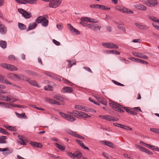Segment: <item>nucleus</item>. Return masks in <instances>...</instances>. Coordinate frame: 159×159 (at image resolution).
<instances>
[{
    "mask_svg": "<svg viewBox=\"0 0 159 159\" xmlns=\"http://www.w3.org/2000/svg\"><path fill=\"white\" fill-rule=\"evenodd\" d=\"M123 109L128 113L133 115H136L137 112H142L140 108L139 107L131 108L129 107H123Z\"/></svg>",
    "mask_w": 159,
    "mask_h": 159,
    "instance_id": "1",
    "label": "nucleus"
},
{
    "mask_svg": "<svg viewBox=\"0 0 159 159\" xmlns=\"http://www.w3.org/2000/svg\"><path fill=\"white\" fill-rule=\"evenodd\" d=\"M71 113L77 118H86L91 117L89 115L85 112L76 110L73 111Z\"/></svg>",
    "mask_w": 159,
    "mask_h": 159,
    "instance_id": "2",
    "label": "nucleus"
},
{
    "mask_svg": "<svg viewBox=\"0 0 159 159\" xmlns=\"http://www.w3.org/2000/svg\"><path fill=\"white\" fill-rule=\"evenodd\" d=\"M62 1V0H51L48 6L51 8H56L61 4Z\"/></svg>",
    "mask_w": 159,
    "mask_h": 159,
    "instance_id": "3",
    "label": "nucleus"
},
{
    "mask_svg": "<svg viewBox=\"0 0 159 159\" xmlns=\"http://www.w3.org/2000/svg\"><path fill=\"white\" fill-rule=\"evenodd\" d=\"M110 106L115 110L120 112H124V111L123 110V107L121 105L115 102H112L110 103Z\"/></svg>",
    "mask_w": 159,
    "mask_h": 159,
    "instance_id": "4",
    "label": "nucleus"
},
{
    "mask_svg": "<svg viewBox=\"0 0 159 159\" xmlns=\"http://www.w3.org/2000/svg\"><path fill=\"white\" fill-rule=\"evenodd\" d=\"M1 66L11 71L17 70L18 69L15 66L6 63H2L1 64Z\"/></svg>",
    "mask_w": 159,
    "mask_h": 159,
    "instance_id": "5",
    "label": "nucleus"
},
{
    "mask_svg": "<svg viewBox=\"0 0 159 159\" xmlns=\"http://www.w3.org/2000/svg\"><path fill=\"white\" fill-rule=\"evenodd\" d=\"M18 11L25 19H29L32 16L31 13L26 11L24 9L19 8L18 9Z\"/></svg>",
    "mask_w": 159,
    "mask_h": 159,
    "instance_id": "6",
    "label": "nucleus"
},
{
    "mask_svg": "<svg viewBox=\"0 0 159 159\" xmlns=\"http://www.w3.org/2000/svg\"><path fill=\"white\" fill-rule=\"evenodd\" d=\"M87 27L89 29L95 31L100 30L101 28V26H99L98 24L92 23L89 24L87 25Z\"/></svg>",
    "mask_w": 159,
    "mask_h": 159,
    "instance_id": "7",
    "label": "nucleus"
},
{
    "mask_svg": "<svg viewBox=\"0 0 159 159\" xmlns=\"http://www.w3.org/2000/svg\"><path fill=\"white\" fill-rule=\"evenodd\" d=\"M102 45L104 47L109 48H118V46L113 43H102Z\"/></svg>",
    "mask_w": 159,
    "mask_h": 159,
    "instance_id": "8",
    "label": "nucleus"
},
{
    "mask_svg": "<svg viewBox=\"0 0 159 159\" xmlns=\"http://www.w3.org/2000/svg\"><path fill=\"white\" fill-rule=\"evenodd\" d=\"M53 75L54 76V79H57L59 81H61V79H62V80L64 81V82L66 84L68 85L72 86L73 84L71 82L69 81V80L61 78L59 75Z\"/></svg>",
    "mask_w": 159,
    "mask_h": 159,
    "instance_id": "9",
    "label": "nucleus"
},
{
    "mask_svg": "<svg viewBox=\"0 0 159 159\" xmlns=\"http://www.w3.org/2000/svg\"><path fill=\"white\" fill-rule=\"evenodd\" d=\"M66 132L68 134L75 137L79 138L81 139H84V138L80 135L77 134L75 132L71 130L70 129H67L66 130Z\"/></svg>",
    "mask_w": 159,
    "mask_h": 159,
    "instance_id": "10",
    "label": "nucleus"
},
{
    "mask_svg": "<svg viewBox=\"0 0 159 159\" xmlns=\"http://www.w3.org/2000/svg\"><path fill=\"white\" fill-rule=\"evenodd\" d=\"M132 54L134 56L139 58L146 59H147L148 58V56L141 53H139L136 52H132Z\"/></svg>",
    "mask_w": 159,
    "mask_h": 159,
    "instance_id": "11",
    "label": "nucleus"
},
{
    "mask_svg": "<svg viewBox=\"0 0 159 159\" xmlns=\"http://www.w3.org/2000/svg\"><path fill=\"white\" fill-rule=\"evenodd\" d=\"M68 27L72 33L76 35H79L80 34V32L77 29L74 28L73 26L70 24H68Z\"/></svg>",
    "mask_w": 159,
    "mask_h": 159,
    "instance_id": "12",
    "label": "nucleus"
},
{
    "mask_svg": "<svg viewBox=\"0 0 159 159\" xmlns=\"http://www.w3.org/2000/svg\"><path fill=\"white\" fill-rule=\"evenodd\" d=\"M7 32V28L2 24H0V34L2 35L6 34Z\"/></svg>",
    "mask_w": 159,
    "mask_h": 159,
    "instance_id": "13",
    "label": "nucleus"
},
{
    "mask_svg": "<svg viewBox=\"0 0 159 159\" xmlns=\"http://www.w3.org/2000/svg\"><path fill=\"white\" fill-rule=\"evenodd\" d=\"M7 151L6 152H3V154L5 156H7L12 153L13 151L12 149L9 150L8 148H0V152Z\"/></svg>",
    "mask_w": 159,
    "mask_h": 159,
    "instance_id": "14",
    "label": "nucleus"
},
{
    "mask_svg": "<svg viewBox=\"0 0 159 159\" xmlns=\"http://www.w3.org/2000/svg\"><path fill=\"white\" fill-rule=\"evenodd\" d=\"M135 25L139 29L142 30H147L149 27L146 25H143L140 23H135Z\"/></svg>",
    "mask_w": 159,
    "mask_h": 159,
    "instance_id": "15",
    "label": "nucleus"
},
{
    "mask_svg": "<svg viewBox=\"0 0 159 159\" xmlns=\"http://www.w3.org/2000/svg\"><path fill=\"white\" fill-rule=\"evenodd\" d=\"M86 17H82L80 20L81 21L80 23L83 26L87 27V25L88 24L87 23L88 22L87 21V20L86 19Z\"/></svg>",
    "mask_w": 159,
    "mask_h": 159,
    "instance_id": "16",
    "label": "nucleus"
},
{
    "mask_svg": "<svg viewBox=\"0 0 159 159\" xmlns=\"http://www.w3.org/2000/svg\"><path fill=\"white\" fill-rule=\"evenodd\" d=\"M0 81L1 82L7 84H11V82H9L6 79L5 77L1 75H0Z\"/></svg>",
    "mask_w": 159,
    "mask_h": 159,
    "instance_id": "17",
    "label": "nucleus"
},
{
    "mask_svg": "<svg viewBox=\"0 0 159 159\" xmlns=\"http://www.w3.org/2000/svg\"><path fill=\"white\" fill-rule=\"evenodd\" d=\"M135 7L138 9L142 11H145L147 9V7H146L140 4H135Z\"/></svg>",
    "mask_w": 159,
    "mask_h": 159,
    "instance_id": "18",
    "label": "nucleus"
},
{
    "mask_svg": "<svg viewBox=\"0 0 159 159\" xmlns=\"http://www.w3.org/2000/svg\"><path fill=\"white\" fill-rule=\"evenodd\" d=\"M73 90V89L71 88L66 87L63 88L61 90V92L63 93H71L72 92Z\"/></svg>",
    "mask_w": 159,
    "mask_h": 159,
    "instance_id": "19",
    "label": "nucleus"
},
{
    "mask_svg": "<svg viewBox=\"0 0 159 159\" xmlns=\"http://www.w3.org/2000/svg\"><path fill=\"white\" fill-rule=\"evenodd\" d=\"M30 143L33 146L38 148H41L43 146L42 144L40 143L30 141Z\"/></svg>",
    "mask_w": 159,
    "mask_h": 159,
    "instance_id": "20",
    "label": "nucleus"
},
{
    "mask_svg": "<svg viewBox=\"0 0 159 159\" xmlns=\"http://www.w3.org/2000/svg\"><path fill=\"white\" fill-rule=\"evenodd\" d=\"M18 137L19 138V139L18 140V143L22 145H26V143L24 142V138L22 136H20L19 135L18 136Z\"/></svg>",
    "mask_w": 159,
    "mask_h": 159,
    "instance_id": "21",
    "label": "nucleus"
},
{
    "mask_svg": "<svg viewBox=\"0 0 159 159\" xmlns=\"http://www.w3.org/2000/svg\"><path fill=\"white\" fill-rule=\"evenodd\" d=\"M27 82L32 86H36L38 88H40V86L37 84L36 81L30 79L27 80Z\"/></svg>",
    "mask_w": 159,
    "mask_h": 159,
    "instance_id": "22",
    "label": "nucleus"
},
{
    "mask_svg": "<svg viewBox=\"0 0 159 159\" xmlns=\"http://www.w3.org/2000/svg\"><path fill=\"white\" fill-rule=\"evenodd\" d=\"M37 26V24L36 22H34L30 24L28 28L26 30L27 31L30 30L34 29Z\"/></svg>",
    "mask_w": 159,
    "mask_h": 159,
    "instance_id": "23",
    "label": "nucleus"
},
{
    "mask_svg": "<svg viewBox=\"0 0 159 159\" xmlns=\"http://www.w3.org/2000/svg\"><path fill=\"white\" fill-rule=\"evenodd\" d=\"M120 11L126 13H133V12L125 7H122Z\"/></svg>",
    "mask_w": 159,
    "mask_h": 159,
    "instance_id": "24",
    "label": "nucleus"
},
{
    "mask_svg": "<svg viewBox=\"0 0 159 159\" xmlns=\"http://www.w3.org/2000/svg\"><path fill=\"white\" fill-rule=\"evenodd\" d=\"M75 108L80 110L82 111H87V108L84 106L80 105H76L75 106Z\"/></svg>",
    "mask_w": 159,
    "mask_h": 159,
    "instance_id": "25",
    "label": "nucleus"
},
{
    "mask_svg": "<svg viewBox=\"0 0 159 159\" xmlns=\"http://www.w3.org/2000/svg\"><path fill=\"white\" fill-rule=\"evenodd\" d=\"M16 2L19 3H21L23 4H26V3H33V2L28 0H15Z\"/></svg>",
    "mask_w": 159,
    "mask_h": 159,
    "instance_id": "26",
    "label": "nucleus"
},
{
    "mask_svg": "<svg viewBox=\"0 0 159 159\" xmlns=\"http://www.w3.org/2000/svg\"><path fill=\"white\" fill-rule=\"evenodd\" d=\"M148 6L151 7L154 6L157 4V1L155 0L153 2L151 1H149L147 3H145Z\"/></svg>",
    "mask_w": 159,
    "mask_h": 159,
    "instance_id": "27",
    "label": "nucleus"
},
{
    "mask_svg": "<svg viewBox=\"0 0 159 159\" xmlns=\"http://www.w3.org/2000/svg\"><path fill=\"white\" fill-rule=\"evenodd\" d=\"M53 98L56 100L61 101H63L64 100V98L63 97V96L60 94H57L54 96Z\"/></svg>",
    "mask_w": 159,
    "mask_h": 159,
    "instance_id": "28",
    "label": "nucleus"
},
{
    "mask_svg": "<svg viewBox=\"0 0 159 159\" xmlns=\"http://www.w3.org/2000/svg\"><path fill=\"white\" fill-rule=\"evenodd\" d=\"M15 114L17 117L20 118H23L25 119L27 118V117L25 113H23L21 114H19L18 113L16 112Z\"/></svg>",
    "mask_w": 159,
    "mask_h": 159,
    "instance_id": "29",
    "label": "nucleus"
},
{
    "mask_svg": "<svg viewBox=\"0 0 159 159\" xmlns=\"http://www.w3.org/2000/svg\"><path fill=\"white\" fill-rule=\"evenodd\" d=\"M0 99L2 100L7 101H10L11 100L10 98L3 95H1L0 96Z\"/></svg>",
    "mask_w": 159,
    "mask_h": 159,
    "instance_id": "30",
    "label": "nucleus"
},
{
    "mask_svg": "<svg viewBox=\"0 0 159 159\" xmlns=\"http://www.w3.org/2000/svg\"><path fill=\"white\" fill-rule=\"evenodd\" d=\"M74 158L75 157L77 158H80L82 157L81 152L80 151H76L73 153Z\"/></svg>",
    "mask_w": 159,
    "mask_h": 159,
    "instance_id": "31",
    "label": "nucleus"
},
{
    "mask_svg": "<svg viewBox=\"0 0 159 159\" xmlns=\"http://www.w3.org/2000/svg\"><path fill=\"white\" fill-rule=\"evenodd\" d=\"M107 120L110 121H116L119 120V119L117 118H116L114 117H112L111 116L108 115Z\"/></svg>",
    "mask_w": 159,
    "mask_h": 159,
    "instance_id": "32",
    "label": "nucleus"
},
{
    "mask_svg": "<svg viewBox=\"0 0 159 159\" xmlns=\"http://www.w3.org/2000/svg\"><path fill=\"white\" fill-rule=\"evenodd\" d=\"M102 143L104 144L107 146L111 148H113L114 145L113 144L109 141H102Z\"/></svg>",
    "mask_w": 159,
    "mask_h": 159,
    "instance_id": "33",
    "label": "nucleus"
},
{
    "mask_svg": "<svg viewBox=\"0 0 159 159\" xmlns=\"http://www.w3.org/2000/svg\"><path fill=\"white\" fill-rule=\"evenodd\" d=\"M86 19L87 20L88 22H91L93 23H97L98 22V20L96 19H93L91 18L86 17Z\"/></svg>",
    "mask_w": 159,
    "mask_h": 159,
    "instance_id": "34",
    "label": "nucleus"
},
{
    "mask_svg": "<svg viewBox=\"0 0 159 159\" xmlns=\"http://www.w3.org/2000/svg\"><path fill=\"white\" fill-rule=\"evenodd\" d=\"M45 17L44 16H39L36 19V21L38 23H40L43 22V20H44Z\"/></svg>",
    "mask_w": 159,
    "mask_h": 159,
    "instance_id": "35",
    "label": "nucleus"
},
{
    "mask_svg": "<svg viewBox=\"0 0 159 159\" xmlns=\"http://www.w3.org/2000/svg\"><path fill=\"white\" fill-rule=\"evenodd\" d=\"M7 137L6 136H0V143H6L7 142L5 140L7 139Z\"/></svg>",
    "mask_w": 159,
    "mask_h": 159,
    "instance_id": "36",
    "label": "nucleus"
},
{
    "mask_svg": "<svg viewBox=\"0 0 159 159\" xmlns=\"http://www.w3.org/2000/svg\"><path fill=\"white\" fill-rule=\"evenodd\" d=\"M18 26L21 30H24L26 28V26L25 25L20 23H18Z\"/></svg>",
    "mask_w": 159,
    "mask_h": 159,
    "instance_id": "37",
    "label": "nucleus"
},
{
    "mask_svg": "<svg viewBox=\"0 0 159 159\" xmlns=\"http://www.w3.org/2000/svg\"><path fill=\"white\" fill-rule=\"evenodd\" d=\"M7 43L6 42L3 40L0 41V46L3 48H6Z\"/></svg>",
    "mask_w": 159,
    "mask_h": 159,
    "instance_id": "38",
    "label": "nucleus"
},
{
    "mask_svg": "<svg viewBox=\"0 0 159 159\" xmlns=\"http://www.w3.org/2000/svg\"><path fill=\"white\" fill-rule=\"evenodd\" d=\"M66 120L70 122H73L76 119L72 116L68 115Z\"/></svg>",
    "mask_w": 159,
    "mask_h": 159,
    "instance_id": "39",
    "label": "nucleus"
},
{
    "mask_svg": "<svg viewBox=\"0 0 159 159\" xmlns=\"http://www.w3.org/2000/svg\"><path fill=\"white\" fill-rule=\"evenodd\" d=\"M25 72L27 74L30 75H32L33 76H38L35 72L30 70H25Z\"/></svg>",
    "mask_w": 159,
    "mask_h": 159,
    "instance_id": "40",
    "label": "nucleus"
},
{
    "mask_svg": "<svg viewBox=\"0 0 159 159\" xmlns=\"http://www.w3.org/2000/svg\"><path fill=\"white\" fill-rule=\"evenodd\" d=\"M149 19L152 21L159 23V20L156 17L152 16H148Z\"/></svg>",
    "mask_w": 159,
    "mask_h": 159,
    "instance_id": "41",
    "label": "nucleus"
},
{
    "mask_svg": "<svg viewBox=\"0 0 159 159\" xmlns=\"http://www.w3.org/2000/svg\"><path fill=\"white\" fill-rule=\"evenodd\" d=\"M98 8L102 10H108L110 9V7H108L105 6L101 5H99Z\"/></svg>",
    "mask_w": 159,
    "mask_h": 159,
    "instance_id": "42",
    "label": "nucleus"
},
{
    "mask_svg": "<svg viewBox=\"0 0 159 159\" xmlns=\"http://www.w3.org/2000/svg\"><path fill=\"white\" fill-rule=\"evenodd\" d=\"M55 144L56 147L57 148H59V149H60L61 150H64L65 149V147H64V146H62L61 145L57 143H55Z\"/></svg>",
    "mask_w": 159,
    "mask_h": 159,
    "instance_id": "43",
    "label": "nucleus"
},
{
    "mask_svg": "<svg viewBox=\"0 0 159 159\" xmlns=\"http://www.w3.org/2000/svg\"><path fill=\"white\" fill-rule=\"evenodd\" d=\"M45 100L48 102H49L52 104L54 103L55 102V100L54 99L49 98H45Z\"/></svg>",
    "mask_w": 159,
    "mask_h": 159,
    "instance_id": "44",
    "label": "nucleus"
},
{
    "mask_svg": "<svg viewBox=\"0 0 159 159\" xmlns=\"http://www.w3.org/2000/svg\"><path fill=\"white\" fill-rule=\"evenodd\" d=\"M48 20L47 19H46L45 18L44 19V20H43L42 23V25L43 26L46 27L48 25Z\"/></svg>",
    "mask_w": 159,
    "mask_h": 159,
    "instance_id": "45",
    "label": "nucleus"
},
{
    "mask_svg": "<svg viewBox=\"0 0 159 159\" xmlns=\"http://www.w3.org/2000/svg\"><path fill=\"white\" fill-rule=\"evenodd\" d=\"M69 64L68 65L69 67H71L73 65L75 64L76 61L75 60H72L71 61H68Z\"/></svg>",
    "mask_w": 159,
    "mask_h": 159,
    "instance_id": "46",
    "label": "nucleus"
},
{
    "mask_svg": "<svg viewBox=\"0 0 159 159\" xmlns=\"http://www.w3.org/2000/svg\"><path fill=\"white\" fill-rule=\"evenodd\" d=\"M14 74L12 73H10L7 75V77L8 78L14 80Z\"/></svg>",
    "mask_w": 159,
    "mask_h": 159,
    "instance_id": "47",
    "label": "nucleus"
},
{
    "mask_svg": "<svg viewBox=\"0 0 159 159\" xmlns=\"http://www.w3.org/2000/svg\"><path fill=\"white\" fill-rule=\"evenodd\" d=\"M150 130L154 133L159 134V129L155 128H151L150 129Z\"/></svg>",
    "mask_w": 159,
    "mask_h": 159,
    "instance_id": "48",
    "label": "nucleus"
},
{
    "mask_svg": "<svg viewBox=\"0 0 159 159\" xmlns=\"http://www.w3.org/2000/svg\"><path fill=\"white\" fill-rule=\"evenodd\" d=\"M102 155L106 158L108 159H111L112 157L108 153H106L104 152L102 153Z\"/></svg>",
    "mask_w": 159,
    "mask_h": 159,
    "instance_id": "49",
    "label": "nucleus"
},
{
    "mask_svg": "<svg viewBox=\"0 0 159 159\" xmlns=\"http://www.w3.org/2000/svg\"><path fill=\"white\" fill-rule=\"evenodd\" d=\"M136 146L137 148H139L141 151L145 152L146 149L145 148L138 145H137Z\"/></svg>",
    "mask_w": 159,
    "mask_h": 159,
    "instance_id": "50",
    "label": "nucleus"
},
{
    "mask_svg": "<svg viewBox=\"0 0 159 159\" xmlns=\"http://www.w3.org/2000/svg\"><path fill=\"white\" fill-rule=\"evenodd\" d=\"M52 87L51 86H50L49 85L44 87L45 90L47 91L52 90Z\"/></svg>",
    "mask_w": 159,
    "mask_h": 159,
    "instance_id": "51",
    "label": "nucleus"
},
{
    "mask_svg": "<svg viewBox=\"0 0 159 159\" xmlns=\"http://www.w3.org/2000/svg\"><path fill=\"white\" fill-rule=\"evenodd\" d=\"M112 81L115 84H116L117 85H119V86H124V85L123 84H121L116 81L114 80H112Z\"/></svg>",
    "mask_w": 159,
    "mask_h": 159,
    "instance_id": "52",
    "label": "nucleus"
},
{
    "mask_svg": "<svg viewBox=\"0 0 159 159\" xmlns=\"http://www.w3.org/2000/svg\"><path fill=\"white\" fill-rule=\"evenodd\" d=\"M12 104L10 103H7L5 102L4 105V107L7 108H11Z\"/></svg>",
    "mask_w": 159,
    "mask_h": 159,
    "instance_id": "53",
    "label": "nucleus"
},
{
    "mask_svg": "<svg viewBox=\"0 0 159 159\" xmlns=\"http://www.w3.org/2000/svg\"><path fill=\"white\" fill-rule=\"evenodd\" d=\"M0 132L5 134H7L8 133L6 130L0 127Z\"/></svg>",
    "mask_w": 159,
    "mask_h": 159,
    "instance_id": "54",
    "label": "nucleus"
},
{
    "mask_svg": "<svg viewBox=\"0 0 159 159\" xmlns=\"http://www.w3.org/2000/svg\"><path fill=\"white\" fill-rule=\"evenodd\" d=\"M110 52L111 53L113 54H114L119 55L120 54V52L117 51H115L114 50H110Z\"/></svg>",
    "mask_w": 159,
    "mask_h": 159,
    "instance_id": "55",
    "label": "nucleus"
},
{
    "mask_svg": "<svg viewBox=\"0 0 159 159\" xmlns=\"http://www.w3.org/2000/svg\"><path fill=\"white\" fill-rule=\"evenodd\" d=\"M76 141L82 147L84 145L83 142L80 140L77 139L76 140Z\"/></svg>",
    "mask_w": 159,
    "mask_h": 159,
    "instance_id": "56",
    "label": "nucleus"
},
{
    "mask_svg": "<svg viewBox=\"0 0 159 159\" xmlns=\"http://www.w3.org/2000/svg\"><path fill=\"white\" fill-rule=\"evenodd\" d=\"M90 7L91 8H98L99 5L92 4L90 5Z\"/></svg>",
    "mask_w": 159,
    "mask_h": 159,
    "instance_id": "57",
    "label": "nucleus"
},
{
    "mask_svg": "<svg viewBox=\"0 0 159 159\" xmlns=\"http://www.w3.org/2000/svg\"><path fill=\"white\" fill-rule=\"evenodd\" d=\"M9 130L13 131H16V129L15 127H13L11 126H10Z\"/></svg>",
    "mask_w": 159,
    "mask_h": 159,
    "instance_id": "58",
    "label": "nucleus"
},
{
    "mask_svg": "<svg viewBox=\"0 0 159 159\" xmlns=\"http://www.w3.org/2000/svg\"><path fill=\"white\" fill-rule=\"evenodd\" d=\"M19 79L22 80H26V77L23 75H20Z\"/></svg>",
    "mask_w": 159,
    "mask_h": 159,
    "instance_id": "59",
    "label": "nucleus"
},
{
    "mask_svg": "<svg viewBox=\"0 0 159 159\" xmlns=\"http://www.w3.org/2000/svg\"><path fill=\"white\" fill-rule=\"evenodd\" d=\"M117 27L119 30L125 32V27H121L120 26H117Z\"/></svg>",
    "mask_w": 159,
    "mask_h": 159,
    "instance_id": "60",
    "label": "nucleus"
},
{
    "mask_svg": "<svg viewBox=\"0 0 159 159\" xmlns=\"http://www.w3.org/2000/svg\"><path fill=\"white\" fill-rule=\"evenodd\" d=\"M60 115L62 117L66 119L67 116L68 115L67 114H65L64 113H62V112H60Z\"/></svg>",
    "mask_w": 159,
    "mask_h": 159,
    "instance_id": "61",
    "label": "nucleus"
},
{
    "mask_svg": "<svg viewBox=\"0 0 159 159\" xmlns=\"http://www.w3.org/2000/svg\"><path fill=\"white\" fill-rule=\"evenodd\" d=\"M138 63H142L143 64H148L147 62L140 59H139Z\"/></svg>",
    "mask_w": 159,
    "mask_h": 159,
    "instance_id": "62",
    "label": "nucleus"
},
{
    "mask_svg": "<svg viewBox=\"0 0 159 159\" xmlns=\"http://www.w3.org/2000/svg\"><path fill=\"white\" fill-rule=\"evenodd\" d=\"M52 42L55 45L57 46H59L60 44V43L59 42L55 40L54 39L52 40Z\"/></svg>",
    "mask_w": 159,
    "mask_h": 159,
    "instance_id": "63",
    "label": "nucleus"
},
{
    "mask_svg": "<svg viewBox=\"0 0 159 159\" xmlns=\"http://www.w3.org/2000/svg\"><path fill=\"white\" fill-rule=\"evenodd\" d=\"M83 69L85 70H86L88 71V72H90L91 73H92V71L91 69L89 68L88 67H84Z\"/></svg>",
    "mask_w": 159,
    "mask_h": 159,
    "instance_id": "64",
    "label": "nucleus"
}]
</instances>
